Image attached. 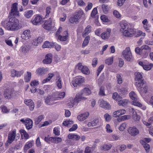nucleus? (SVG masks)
Instances as JSON below:
<instances>
[{"mask_svg": "<svg viewBox=\"0 0 153 153\" xmlns=\"http://www.w3.org/2000/svg\"><path fill=\"white\" fill-rule=\"evenodd\" d=\"M97 63V58H94L93 59L92 61V65L93 67H95L96 66V65Z\"/></svg>", "mask_w": 153, "mask_h": 153, "instance_id": "57", "label": "nucleus"}, {"mask_svg": "<svg viewBox=\"0 0 153 153\" xmlns=\"http://www.w3.org/2000/svg\"><path fill=\"white\" fill-rule=\"evenodd\" d=\"M141 56L146 58L150 51L151 48L148 45H145L141 46Z\"/></svg>", "mask_w": 153, "mask_h": 153, "instance_id": "7", "label": "nucleus"}, {"mask_svg": "<svg viewBox=\"0 0 153 153\" xmlns=\"http://www.w3.org/2000/svg\"><path fill=\"white\" fill-rule=\"evenodd\" d=\"M58 79L57 81L56 82V84L57 86L59 88H61L62 87L61 84V80L60 79V77L59 76H57L56 80Z\"/></svg>", "mask_w": 153, "mask_h": 153, "instance_id": "38", "label": "nucleus"}, {"mask_svg": "<svg viewBox=\"0 0 153 153\" xmlns=\"http://www.w3.org/2000/svg\"><path fill=\"white\" fill-rule=\"evenodd\" d=\"M120 31L123 33V36L131 37L133 36V32H130L128 30V26L126 23L121 22L120 23Z\"/></svg>", "mask_w": 153, "mask_h": 153, "instance_id": "3", "label": "nucleus"}, {"mask_svg": "<svg viewBox=\"0 0 153 153\" xmlns=\"http://www.w3.org/2000/svg\"><path fill=\"white\" fill-rule=\"evenodd\" d=\"M64 33L65 34H66L65 36H62L61 35H59L58 36V39L61 41H65L68 39V31L66 30L64 31Z\"/></svg>", "mask_w": 153, "mask_h": 153, "instance_id": "29", "label": "nucleus"}, {"mask_svg": "<svg viewBox=\"0 0 153 153\" xmlns=\"http://www.w3.org/2000/svg\"><path fill=\"white\" fill-rule=\"evenodd\" d=\"M84 14L83 11L81 10H80L78 11L75 12L74 14L75 16L77 17L79 19L81 18L82 15Z\"/></svg>", "mask_w": 153, "mask_h": 153, "instance_id": "33", "label": "nucleus"}, {"mask_svg": "<svg viewBox=\"0 0 153 153\" xmlns=\"http://www.w3.org/2000/svg\"><path fill=\"white\" fill-rule=\"evenodd\" d=\"M126 127V123H123L121 124L119 127V129L121 131H123Z\"/></svg>", "mask_w": 153, "mask_h": 153, "instance_id": "49", "label": "nucleus"}, {"mask_svg": "<svg viewBox=\"0 0 153 153\" xmlns=\"http://www.w3.org/2000/svg\"><path fill=\"white\" fill-rule=\"evenodd\" d=\"M43 19L42 16L39 15H36L34 16L31 20L32 23L34 25H39L41 24Z\"/></svg>", "mask_w": 153, "mask_h": 153, "instance_id": "11", "label": "nucleus"}, {"mask_svg": "<svg viewBox=\"0 0 153 153\" xmlns=\"http://www.w3.org/2000/svg\"><path fill=\"white\" fill-rule=\"evenodd\" d=\"M129 96L130 98L133 100V105L139 107H141L142 106V104L140 102L137 101L136 95L134 92H131L129 93Z\"/></svg>", "mask_w": 153, "mask_h": 153, "instance_id": "8", "label": "nucleus"}, {"mask_svg": "<svg viewBox=\"0 0 153 153\" xmlns=\"http://www.w3.org/2000/svg\"><path fill=\"white\" fill-rule=\"evenodd\" d=\"M20 133L22 135H23L26 139L28 138L29 136L26 132L24 129H21L20 131Z\"/></svg>", "mask_w": 153, "mask_h": 153, "instance_id": "41", "label": "nucleus"}, {"mask_svg": "<svg viewBox=\"0 0 153 153\" xmlns=\"http://www.w3.org/2000/svg\"><path fill=\"white\" fill-rule=\"evenodd\" d=\"M77 66L78 69L81 70L82 73L86 75H88L90 74V71L88 67L86 66L82 65L81 63H79Z\"/></svg>", "mask_w": 153, "mask_h": 153, "instance_id": "10", "label": "nucleus"}, {"mask_svg": "<svg viewBox=\"0 0 153 153\" xmlns=\"http://www.w3.org/2000/svg\"><path fill=\"white\" fill-rule=\"evenodd\" d=\"M106 131L108 133H111L113 131L111 129V127L110 125L109 124L106 125Z\"/></svg>", "mask_w": 153, "mask_h": 153, "instance_id": "62", "label": "nucleus"}, {"mask_svg": "<svg viewBox=\"0 0 153 153\" xmlns=\"http://www.w3.org/2000/svg\"><path fill=\"white\" fill-rule=\"evenodd\" d=\"M48 71V68H39L37 69L36 72L39 76H43L46 74Z\"/></svg>", "mask_w": 153, "mask_h": 153, "instance_id": "14", "label": "nucleus"}, {"mask_svg": "<svg viewBox=\"0 0 153 153\" xmlns=\"http://www.w3.org/2000/svg\"><path fill=\"white\" fill-rule=\"evenodd\" d=\"M102 8L104 13L105 14L107 13L108 12V9L107 6L103 4L102 5Z\"/></svg>", "mask_w": 153, "mask_h": 153, "instance_id": "51", "label": "nucleus"}, {"mask_svg": "<svg viewBox=\"0 0 153 153\" xmlns=\"http://www.w3.org/2000/svg\"><path fill=\"white\" fill-rule=\"evenodd\" d=\"M128 131L132 136H135L139 133V130L135 126L130 127L128 130Z\"/></svg>", "mask_w": 153, "mask_h": 153, "instance_id": "12", "label": "nucleus"}, {"mask_svg": "<svg viewBox=\"0 0 153 153\" xmlns=\"http://www.w3.org/2000/svg\"><path fill=\"white\" fill-rule=\"evenodd\" d=\"M74 122L73 121L70 120H66L62 123V124L65 126H70L71 125L73 124Z\"/></svg>", "mask_w": 153, "mask_h": 153, "instance_id": "34", "label": "nucleus"}, {"mask_svg": "<svg viewBox=\"0 0 153 153\" xmlns=\"http://www.w3.org/2000/svg\"><path fill=\"white\" fill-rule=\"evenodd\" d=\"M75 79L79 85L82 83L84 81V79L83 77L77 78Z\"/></svg>", "mask_w": 153, "mask_h": 153, "instance_id": "48", "label": "nucleus"}, {"mask_svg": "<svg viewBox=\"0 0 153 153\" xmlns=\"http://www.w3.org/2000/svg\"><path fill=\"white\" fill-rule=\"evenodd\" d=\"M111 29L110 28L107 29L106 31L102 33L101 35V37L103 39H108L110 36Z\"/></svg>", "mask_w": 153, "mask_h": 153, "instance_id": "19", "label": "nucleus"}, {"mask_svg": "<svg viewBox=\"0 0 153 153\" xmlns=\"http://www.w3.org/2000/svg\"><path fill=\"white\" fill-rule=\"evenodd\" d=\"M59 96L57 97L59 98H64L65 96V93L64 92H61L59 93L58 94Z\"/></svg>", "mask_w": 153, "mask_h": 153, "instance_id": "63", "label": "nucleus"}, {"mask_svg": "<svg viewBox=\"0 0 153 153\" xmlns=\"http://www.w3.org/2000/svg\"><path fill=\"white\" fill-rule=\"evenodd\" d=\"M112 97L113 99L117 101L122 98V97L118 95L117 92H114L113 93Z\"/></svg>", "mask_w": 153, "mask_h": 153, "instance_id": "36", "label": "nucleus"}, {"mask_svg": "<svg viewBox=\"0 0 153 153\" xmlns=\"http://www.w3.org/2000/svg\"><path fill=\"white\" fill-rule=\"evenodd\" d=\"M118 104L119 105H122L125 106L127 105L128 102V100H126L120 99L118 100Z\"/></svg>", "mask_w": 153, "mask_h": 153, "instance_id": "31", "label": "nucleus"}, {"mask_svg": "<svg viewBox=\"0 0 153 153\" xmlns=\"http://www.w3.org/2000/svg\"><path fill=\"white\" fill-rule=\"evenodd\" d=\"M58 100V97L50 95L45 99V102L49 105H52L56 103V101Z\"/></svg>", "mask_w": 153, "mask_h": 153, "instance_id": "6", "label": "nucleus"}, {"mask_svg": "<svg viewBox=\"0 0 153 153\" xmlns=\"http://www.w3.org/2000/svg\"><path fill=\"white\" fill-rule=\"evenodd\" d=\"M100 107L106 109H110L111 108L110 104L103 100L100 101Z\"/></svg>", "mask_w": 153, "mask_h": 153, "instance_id": "17", "label": "nucleus"}, {"mask_svg": "<svg viewBox=\"0 0 153 153\" xmlns=\"http://www.w3.org/2000/svg\"><path fill=\"white\" fill-rule=\"evenodd\" d=\"M25 103L29 106V109L31 110H33L34 107V103L31 99L25 100L24 101Z\"/></svg>", "mask_w": 153, "mask_h": 153, "instance_id": "18", "label": "nucleus"}, {"mask_svg": "<svg viewBox=\"0 0 153 153\" xmlns=\"http://www.w3.org/2000/svg\"><path fill=\"white\" fill-rule=\"evenodd\" d=\"M153 66V64H150L149 65L145 64L144 66H143V68L146 70H149L151 69L152 67Z\"/></svg>", "mask_w": 153, "mask_h": 153, "instance_id": "44", "label": "nucleus"}, {"mask_svg": "<svg viewBox=\"0 0 153 153\" xmlns=\"http://www.w3.org/2000/svg\"><path fill=\"white\" fill-rule=\"evenodd\" d=\"M79 20V19L74 14V16L70 18L69 20L71 23H74V22L76 23V22H78Z\"/></svg>", "mask_w": 153, "mask_h": 153, "instance_id": "39", "label": "nucleus"}, {"mask_svg": "<svg viewBox=\"0 0 153 153\" xmlns=\"http://www.w3.org/2000/svg\"><path fill=\"white\" fill-rule=\"evenodd\" d=\"M27 75L25 77V80L26 82H28L31 79V74L29 72H27Z\"/></svg>", "mask_w": 153, "mask_h": 153, "instance_id": "40", "label": "nucleus"}, {"mask_svg": "<svg viewBox=\"0 0 153 153\" xmlns=\"http://www.w3.org/2000/svg\"><path fill=\"white\" fill-rule=\"evenodd\" d=\"M130 116L129 115H125L121 117V118L120 120L121 121L124 120H126L129 119H130Z\"/></svg>", "mask_w": 153, "mask_h": 153, "instance_id": "54", "label": "nucleus"}, {"mask_svg": "<svg viewBox=\"0 0 153 153\" xmlns=\"http://www.w3.org/2000/svg\"><path fill=\"white\" fill-rule=\"evenodd\" d=\"M113 57H111L106 60L105 63L108 65H111L113 63Z\"/></svg>", "mask_w": 153, "mask_h": 153, "instance_id": "47", "label": "nucleus"}, {"mask_svg": "<svg viewBox=\"0 0 153 153\" xmlns=\"http://www.w3.org/2000/svg\"><path fill=\"white\" fill-rule=\"evenodd\" d=\"M116 77L118 83L119 84H122L123 82V80L121 75L120 74H117Z\"/></svg>", "mask_w": 153, "mask_h": 153, "instance_id": "43", "label": "nucleus"}, {"mask_svg": "<svg viewBox=\"0 0 153 153\" xmlns=\"http://www.w3.org/2000/svg\"><path fill=\"white\" fill-rule=\"evenodd\" d=\"M93 6V4L92 3H89L87 5L85 8V10L86 11H88V10H90Z\"/></svg>", "mask_w": 153, "mask_h": 153, "instance_id": "61", "label": "nucleus"}, {"mask_svg": "<svg viewBox=\"0 0 153 153\" xmlns=\"http://www.w3.org/2000/svg\"><path fill=\"white\" fill-rule=\"evenodd\" d=\"M138 88V91L141 94H146L147 91L148 87L145 83L143 85H141L140 87H137Z\"/></svg>", "mask_w": 153, "mask_h": 153, "instance_id": "22", "label": "nucleus"}, {"mask_svg": "<svg viewBox=\"0 0 153 153\" xmlns=\"http://www.w3.org/2000/svg\"><path fill=\"white\" fill-rule=\"evenodd\" d=\"M135 80L136 81V85L137 87H140L141 85H143L145 82L142 79V75L141 73L136 72L134 73Z\"/></svg>", "mask_w": 153, "mask_h": 153, "instance_id": "4", "label": "nucleus"}, {"mask_svg": "<svg viewBox=\"0 0 153 153\" xmlns=\"http://www.w3.org/2000/svg\"><path fill=\"white\" fill-rule=\"evenodd\" d=\"M89 113L86 112L81 114L77 117V119L80 121H82L86 119L89 115Z\"/></svg>", "mask_w": 153, "mask_h": 153, "instance_id": "21", "label": "nucleus"}, {"mask_svg": "<svg viewBox=\"0 0 153 153\" xmlns=\"http://www.w3.org/2000/svg\"><path fill=\"white\" fill-rule=\"evenodd\" d=\"M21 38L27 40L31 37L30 31L29 30L24 31L21 36Z\"/></svg>", "mask_w": 153, "mask_h": 153, "instance_id": "16", "label": "nucleus"}, {"mask_svg": "<svg viewBox=\"0 0 153 153\" xmlns=\"http://www.w3.org/2000/svg\"><path fill=\"white\" fill-rule=\"evenodd\" d=\"M4 97L7 99H10L13 97L15 96L14 91L12 89H6L4 94Z\"/></svg>", "mask_w": 153, "mask_h": 153, "instance_id": "9", "label": "nucleus"}, {"mask_svg": "<svg viewBox=\"0 0 153 153\" xmlns=\"http://www.w3.org/2000/svg\"><path fill=\"white\" fill-rule=\"evenodd\" d=\"M51 25L52 19L50 18L48 20L46 21L42 25L45 29L49 30L51 28Z\"/></svg>", "mask_w": 153, "mask_h": 153, "instance_id": "15", "label": "nucleus"}, {"mask_svg": "<svg viewBox=\"0 0 153 153\" xmlns=\"http://www.w3.org/2000/svg\"><path fill=\"white\" fill-rule=\"evenodd\" d=\"M90 39V37L89 36H88L85 37L82 44V48L85 47L88 45Z\"/></svg>", "mask_w": 153, "mask_h": 153, "instance_id": "32", "label": "nucleus"}, {"mask_svg": "<svg viewBox=\"0 0 153 153\" xmlns=\"http://www.w3.org/2000/svg\"><path fill=\"white\" fill-rule=\"evenodd\" d=\"M99 94L101 95H105L104 88L103 86H101L100 89Z\"/></svg>", "mask_w": 153, "mask_h": 153, "instance_id": "60", "label": "nucleus"}, {"mask_svg": "<svg viewBox=\"0 0 153 153\" xmlns=\"http://www.w3.org/2000/svg\"><path fill=\"white\" fill-rule=\"evenodd\" d=\"M122 54L123 56L127 61L129 62L131 61L132 55L129 47H127L123 51Z\"/></svg>", "mask_w": 153, "mask_h": 153, "instance_id": "5", "label": "nucleus"}, {"mask_svg": "<svg viewBox=\"0 0 153 153\" xmlns=\"http://www.w3.org/2000/svg\"><path fill=\"white\" fill-rule=\"evenodd\" d=\"M53 131L56 136H58L60 135V131L58 128L56 127L54 128Z\"/></svg>", "mask_w": 153, "mask_h": 153, "instance_id": "53", "label": "nucleus"}, {"mask_svg": "<svg viewBox=\"0 0 153 153\" xmlns=\"http://www.w3.org/2000/svg\"><path fill=\"white\" fill-rule=\"evenodd\" d=\"M97 9L96 8H94L91 13V17L93 18H94L95 16V15L97 13Z\"/></svg>", "mask_w": 153, "mask_h": 153, "instance_id": "50", "label": "nucleus"}, {"mask_svg": "<svg viewBox=\"0 0 153 153\" xmlns=\"http://www.w3.org/2000/svg\"><path fill=\"white\" fill-rule=\"evenodd\" d=\"M52 55L51 53L48 54L46 55L45 59L43 61V62L45 64H49L52 62Z\"/></svg>", "mask_w": 153, "mask_h": 153, "instance_id": "20", "label": "nucleus"}, {"mask_svg": "<svg viewBox=\"0 0 153 153\" xmlns=\"http://www.w3.org/2000/svg\"><path fill=\"white\" fill-rule=\"evenodd\" d=\"M141 47L140 48L138 47H136L135 49L136 53L141 56V53L142 52Z\"/></svg>", "mask_w": 153, "mask_h": 153, "instance_id": "46", "label": "nucleus"}, {"mask_svg": "<svg viewBox=\"0 0 153 153\" xmlns=\"http://www.w3.org/2000/svg\"><path fill=\"white\" fill-rule=\"evenodd\" d=\"M16 135V131H13L9 133L7 142L10 144L14 140Z\"/></svg>", "mask_w": 153, "mask_h": 153, "instance_id": "13", "label": "nucleus"}, {"mask_svg": "<svg viewBox=\"0 0 153 153\" xmlns=\"http://www.w3.org/2000/svg\"><path fill=\"white\" fill-rule=\"evenodd\" d=\"M100 18L101 20L105 22H108V19L107 17L105 15H103L101 16Z\"/></svg>", "mask_w": 153, "mask_h": 153, "instance_id": "55", "label": "nucleus"}, {"mask_svg": "<svg viewBox=\"0 0 153 153\" xmlns=\"http://www.w3.org/2000/svg\"><path fill=\"white\" fill-rule=\"evenodd\" d=\"M18 4L17 3H13L11 7L10 12L9 16V21L6 22L5 21L1 22L2 25L7 29L12 31L17 30L20 29L22 26L19 25V21L15 17L18 16L19 11H18Z\"/></svg>", "mask_w": 153, "mask_h": 153, "instance_id": "1", "label": "nucleus"}, {"mask_svg": "<svg viewBox=\"0 0 153 153\" xmlns=\"http://www.w3.org/2000/svg\"><path fill=\"white\" fill-rule=\"evenodd\" d=\"M112 147V145L111 144H105L101 147L100 149L104 151H108L110 150Z\"/></svg>", "mask_w": 153, "mask_h": 153, "instance_id": "27", "label": "nucleus"}, {"mask_svg": "<svg viewBox=\"0 0 153 153\" xmlns=\"http://www.w3.org/2000/svg\"><path fill=\"white\" fill-rule=\"evenodd\" d=\"M32 146V144L31 143H29L28 144L25 145L24 148V151L26 152L29 148Z\"/></svg>", "mask_w": 153, "mask_h": 153, "instance_id": "45", "label": "nucleus"}, {"mask_svg": "<svg viewBox=\"0 0 153 153\" xmlns=\"http://www.w3.org/2000/svg\"><path fill=\"white\" fill-rule=\"evenodd\" d=\"M21 49L22 53L24 54H26L29 52L30 48L29 45L22 46L21 47Z\"/></svg>", "mask_w": 153, "mask_h": 153, "instance_id": "25", "label": "nucleus"}, {"mask_svg": "<svg viewBox=\"0 0 153 153\" xmlns=\"http://www.w3.org/2000/svg\"><path fill=\"white\" fill-rule=\"evenodd\" d=\"M104 66L103 65H100L99 67L98 68L97 70V76H98L100 74V72H101Z\"/></svg>", "mask_w": 153, "mask_h": 153, "instance_id": "52", "label": "nucleus"}, {"mask_svg": "<svg viewBox=\"0 0 153 153\" xmlns=\"http://www.w3.org/2000/svg\"><path fill=\"white\" fill-rule=\"evenodd\" d=\"M68 139H73L76 140H78L80 138V137L79 135L74 134H69L68 135Z\"/></svg>", "mask_w": 153, "mask_h": 153, "instance_id": "30", "label": "nucleus"}, {"mask_svg": "<svg viewBox=\"0 0 153 153\" xmlns=\"http://www.w3.org/2000/svg\"><path fill=\"white\" fill-rule=\"evenodd\" d=\"M143 147L145 149L146 152L147 153H148L149 151V149H150V145L148 144H146L144 146H143Z\"/></svg>", "mask_w": 153, "mask_h": 153, "instance_id": "59", "label": "nucleus"}, {"mask_svg": "<svg viewBox=\"0 0 153 153\" xmlns=\"http://www.w3.org/2000/svg\"><path fill=\"white\" fill-rule=\"evenodd\" d=\"M91 93V91L88 88H85L83 89L82 91L76 94V97L74 98V104L79 103L81 100H85L87 98L85 97L90 94Z\"/></svg>", "mask_w": 153, "mask_h": 153, "instance_id": "2", "label": "nucleus"}, {"mask_svg": "<svg viewBox=\"0 0 153 153\" xmlns=\"http://www.w3.org/2000/svg\"><path fill=\"white\" fill-rule=\"evenodd\" d=\"M26 128L29 130L31 128L33 125V122L32 120L30 119H27L25 124Z\"/></svg>", "mask_w": 153, "mask_h": 153, "instance_id": "23", "label": "nucleus"}, {"mask_svg": "<svg viewBox=\"0 0 153 153\" xmlns=\"http://www.w3.org/2000/svg\"><path fill=\"white\" fill-rule=\"evenodd\" d=\"M43 41V38L41 37H39L37 39H35L33 40L32 44L35 46H37L40 44Z\"/></svg>", "mask_w": 153, "mask_h": 153, "instance_id": "24", "label": "nucleus"}, {"mask_svg": "<svg viewBox=\"0 0 153 153\" xmlns=\"http://www.w3.org/2000/svg\"><path fill=\"white\" fill-rule=\"evenodd\" d=\"M104 117L105 118V120L107 121H109L111 119V116L107 113L104 114Z\"/></svg>", "mask_w": 153, "mask_h": 153, "instance_id": "56", "label": "nucleus"}, {"mask_svg": "<svg viewBox=\"0 0 153 153\" xmlns=\"http://www.w3.org/2000/svg\"><path fill=\"white\" fill-rule=\"evenodd\" d=\"M33 14V10H31L26 11L25 13V16L26 17L29 18L31 17Z\"/></svg>", "mask_w": 153, "mask_h": 153, "instance_id": "37", "label": "nucleus"}, {"mask_svg": "<svg viewBox=\"0 0 153 153\" xmlns=\"http://www.w3.org/2000/svg\"><path fill=\"white\" fill-rule=\"evenodd\" d=\"M118 91L120 94H124L127 92V90L125 88L122 87L118 89Z\"/></svg>", "mask_w": 153, "mask_h": 153, "instance_id": "42", "label": "nucleus"}, {"mask_svg": "<svg viewBox=\"0 0 153 153\" xmlns=\"http://www.w3.org/2000/svg\"><path fill=\"white\" fill-rule=\"evenodd\" d=\"M24 73V71L23 70L18 71H16V77H20Z\"/></svg>", "mask_w": 153, "mask_h": 153, "instance_id": "64", "label": "nucleus"}, {"mask_svg": "<svg viewBox=\"0 0 153 153\" xmlns=\"http://www.w3.org/2000/svg\"><path fill=\"white\" fill-rule=\"evenodd\" d=\"M54 46V43L53 42H50L48 41H46L42 45L43 48H51Z\"/></svg>", "mask_w": 153, "mask_h": 153, "instance_id": "28", "label": "nucleus"}, {"mask_svg": "<svg viewBox=\"0 0 153 153\" xmlns=\"http://www.w3.org/2000/svg\"><path fill=\"white\" fill-rule=\"evenodd\" d=\"M120 115H121V114H120V110H119L114 112L113 116L114 117H117Z\"/></svg>", "mask_w": 153, "mask_h": 153, "instance_id": "58", "label": "nucleus"}, {"mask_svg": "<svg viewBox=\"0 0 153 153\" xmlns=\"http://www.w3.org/2000/svg\"><path fill=\"white\" fill-rule=\"evenodd\" d=\"M91 27L90 25H88L85 28L83 32L82 36L85 37L87 35L90 33L91 30Z\"/></svg>", "mask_w": 153, "mask_h": 153, "instance_id": "26", "label": "nucleus"}, {"mask_svg": "<svg viewBox=\"0 0 153 153\" xmlns=\"http://www.w3.org/2000/svg\"><path fill=\"white\" fill-rule=\"evenodd\" d=\"M44 118L43 115H41L36 118L35 120V123L36 124H38Z\"/></svg>", "mask_w": 153, "mask_h": 153, "instance_id": "35", "label": "nucleus"}]
</instances>
